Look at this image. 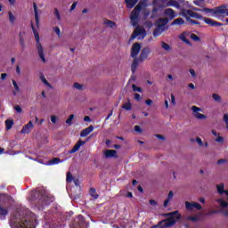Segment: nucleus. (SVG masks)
I'll return each instance as SVG.
<instances>
[{"mask_svg": "<svg viewBox=\"0 0 228 228\" xmlns=\"http://www.w3.org/2000/svg\"><path fill=\"white\" fill-rule=\"evenodd\" d=\"M135 133H138L139 134H142V133H143V130L142 129V127H140V126L136 125L134 127Z\"/></svg>", "mask_w": 228, "mask_h": 228, "instance_id": "44", "label": "nucleus"}, {"mask_svg": "<svg viewBox=\"0 0 228 228\" xmlns=\"http://www.w3.org/2000/svg\"><path fill=\"white\" fill-rule=\"evenodd\" d=\"M8 216V208L0 206V220H6Z\"/></svg>", "mask_w": 228, "mask_h": 228, "instance_id": "19", "label": "nucleus"}, {"mask_svg": "<svg viewBox=\"0 0 228 228\" xmlns=\"http://www.w3.org/2000/svg\"><path fill=\"white\" fill-rule=\"evenodd\" d=\"M183 17H191L192 19H199L200 20H204L205 24L211 26V28H215L216 26H224V23L218 22L213 19L206 18L200 14L199 12H195L191 10H186L183 12Z\"/></svg>", "mask_w": 228, "mask_h": 228, "instance_id": "3", "label": "nucleus"}, {"mask_svg": "<svg viewBox=\"0 0 228 228\" xmlns=\"http://www.w3.org/2000/svg\"><path fill=\"white\" fill-rule=\"evenodd\" d=\"M54 14L55 17H57V20H61V16L60 15V11H58V8L54 9Z\"/></svg>", "mask_w": 228, "mask_h": 228, "instance_id": "46", "label": "nucleus"}, {"mask_svg": "<svg viewBox=\"0 0 228 228\" xmlns=\"http://www.w3.org/2000/svg\"><path fill=\"white\" fill-rule=\"evenodd\" d=\"M212 98L216 101V102H220V101H222V98L220 97V95L216 94H213Z\"/></svg>", "mask_w": 228, "mask_h": 228, "instance_id": "42", "label": "nucleus"}, {"mask_svg": "<svg viewBox=\"0 0 228 228\" xmlns=\"http://www.w3.org/2000/svg\"><path fill=\"white\" fill-rule=\"evenodd\" d=\"M59 163H62V161L60 159V158H53V159L46 162V165L48 167H53V165H59Z\"/></svg>", "mask_w": 228, "mask_h": 228, "instance_id": "24", "label": "nucleus"}, {"mask_svg": "<svg viewBox=\"0 0 228 228\" xmlns=\"http://www.w3.org/2000/svg\"><path fill=\"white\" fill-rule=\"evenodd\" d=\"M9 224L11 228H37L38 225L37 216L22 207L16 208L11 214Z\"/></svg>", "mask_w": 228, "mask_h": 228, "instance_id": "1", "label": "nucleus"}, {"mask_svg": "<svg viewBox=\"0 0 228 228\" xmlns=\"http://www.w3.org/2000/svg\"><path fill=\"white\" fill-rule=\"evenodd\" d=\"M179 38L180 40H182V42H184L185 44H187V45H190V40L186 38V32H183L182 35H180Z\"/></svg>", "mask_w": 228, "mask_h": 228, "instance_id": "32", "label": "nucleus"}, {"mask_svg": "<svg viewBox=\"0 0 228 228\" xmlns=\"http://www.w3.org/2000/svg\"><path fill=\"white\" fill-rule=\"evenodd\" d=\"M73 179H74V177L72 176V174L68 173L67 177H66L67 183H70Z\"/></svg>", "mask_w": 228, "mask_h": 228, "instance_id": "49", "label": "nucleus"}, {"mask_svg": "<svg viewBox=\"0 0 228 228\" xmlns=\"http://www.w3.org/2000/svg\"><path fill=\"white\" fill-rule=\"evenodd\" d=\"M150 204H151V206H156L158 203L156 202V200H151Z\"/></svg>", "mask_w": 228, "mask_h": 228, "instance_id": "64", "label": "nucleus"}, {"mask_svg": "<svg viewBox=\"0 0 228 228\" xmlns=\"http://www.w3.org/2000/svg\"><path fill=\"white\" fill-rule=\"evenodd\" d=\"M143 33H145V29L142 28H135V30L134 31V33L131 36L132 40L136 38V37H139V35H143Z\"/></svg>", "mask_w": 228, "mask_h": 228, "instance_id": "21", "label": "nucleus"}, {"mask_svg": "<svg viewBox=\"0 0 228 228\" xmlns=\"http://www.w3.org/2000/svg\"><path fill=\"white\" fill-rule=\"evenodd\" d=\"M150 54H151V48L149 46H146L142 49L139 57L134 59L132 62V65H131L132 74H134L136 72L139 63H143V61H145V60L149 58Z\"/></svg>", "mask_w": 228, "mask_h": 228, "instance_id": "4", "label": "nucleus"}, {"mask_svg": "<svg viewBox=\"0 0 228 228\" xmlns=\"http://www.w3.org/2000/svg\"><path fill=\"white\" fill-rule=\"evenodd\" d=\"M183 24H184V20H183V18H178L171 23V26H183Z\"/></svg>", "mask_w": 228, "mask_h": 228, "instance_id": "27", "label": "nucleus"}, {"mask_svg": "<svg viewBox=\"0 0 228 228\" xmlns=\"http://www.w3.org/2000/svg\"><path fill=\"white\" fill-rule=\"evenodd\" d=\"M28 200L29 202H34L38 209H44V206H49V204L54 200V198L49 196V192L42 187L32 191Z\"/></svg>", "mask_w": 228, "mask_h": 228, "instance_id": "2", "label": "nucleus"}, {"mask_svg": "<svg viewBox=\"0 0 228 228\" xmlns=\"http://www.w3.org/2000/svg\"><path fill=\"white\" fill-rule=\"evenodd\" d=\"M81 145H83V143H77L76 144L73 149H71V151H69V154H74L75 152H77V151H79V149L81 148Z\"/></svg>", "mask_w": 228, "mask_h": 228, "instance_id": "34", "label": "nucleus"}, {"mask_svg": "<svg viewBox=\"0 0 228 228\" xmlns=\"http://www.w3.org/2000/svg\"><path fill=\"white\" fill-rule=\"evenodd\" d=\"M191 110L193 111V116L195 117V118H198V120H206V118H208L206 115L200 114V112H199V111H202V109L197 106H192Z\"/></svg>", "mask_w": 228, "mask_h": 228, "instance_id": "8", "label": "nucleus"}, {"mask_svg": "<svg viewBox=\"0 0 228 228\" xmlns=\"http://www.w3.org/2000/svg\"><path fill=\"white\" fill-rule=\"evenodd\" d=\"M103 24L105 26H108L109 28H115V26H117V23H115V21L110 20H105Z\"/></svg>", "mask_w": 228, "mask_h": 228, "instance_id": "30", "label": "nucleus"}, {"mask_svg": "<svg viewBox=\"0 0 228 228\" xmlns=\"http://www.w3.org/2000/svg\"><path fill=\"white\" fill-rule=\"evenodd\" d=\"M164 15L168 17L167 19H169V20H172L173 19H175V11H174V9L167 8L164 10Z\"/></svg>", "mask_w": 228, "mask_h": 228, "instance_id": "15", "label": "nucleus"}, {"mask_svg": "<svg viewBox=\"0 0 228 228\" xmlns=\"http://www.w3.org/2000/svg\"><path fill=\"white\" fill-rule=\"evenodd\" d=\"M24 35H26V32L19 33L20 44L21 47H23V48L26 47V43L24 41Z\"/></svg>", "mask_w": 228, "mask_h": 228, "instance_id": "26", "label": "nucleus"}, {"mask_svg": "<svg viewBox=\"0 0 228 228\" xmlns=\"http://www.w3.org/2000/svg\"><path fill=\"white\" fill-rule=\"evenodd\" d=\"M12 127H13V120L6 119L5 120V129H7V131H10V129H12Z\"/></svg>", "mask_w": 228, "mask_h": 228, "instance_id": "31", "label": "nucleus"}, {"mask_svg": "<svg viewBox=\"0 0 228 228\" xmlns=\"http://www.w3.org/2000/svg\"><path fill=\"white\" fill-rule=\"evenodd\" d=\"M56 120H58V118H56V116H51V122L53 124H56Z\"/></svg>", "mask_w": 228, "mask_h": 228, "instance_id": "61", "label": "nucleus"}, {"mask_svg": "<svg viewBox=\"0 0 228 228\" xmlns=\"http://www.w3.org/2000/svg\"><path fill=\"white\" fill-rule=\"evenodd\" d=\"M134 12H137L138 13H140V12H142V5L137 4V5L134 8Z\"/></svg>", "mask_w": 228, "mask_h": 228, "instance_id": "52", "label": "nucleus"}, {"mask_svg": "<svg viewBox=\"0 0 228 228\" xmlns=\"http://www.w3.org/2000/svg\"><path fill=\"white\" fill-rule=\"evenodd\" d=\"M216 142L217 143H223L224 142V137L218 136L217 138H216Z\"/></svg>", "mask_w": 228, "mask_h": 228, "instance_id": "54", "label": "nucleus"}, {"mask_svg": "<svg viewBox=\"0 0 228 228\" xmlns=\"http://www.w3.org/2000/svg\"><path fill=\"white\" fill-rule=\"evenodd\" d=\"M12 85L14 86V92H12L13 95H17V92H20V87H19V85H17V82L12 79Z\"/></svg>", "mask_w": 228, "mask_h": 228, "instance_id": "35", "label": "nucleus"}, {"mask_svg": "<svg viewBox=\"0 0 228 228\" xmlns=\"http://www.w3.org/2000/svg\"><path fill=\"white\" fill-rule=\"evenodd\" d=\"M172 199H174V191H170L167 195V199L164 201V208H167V206H168V202H170Z\"/></svg>", "mask_w": 228, "mask_h": 228, "instance_id": "28", "label": "nucleus"}, {"mask_svg": "<svg viewBox=\"0 0 228 228\" xmlns=\"http://www.w3.org/2000/svg\"><path fill=\"white\" fill-rule=\"evenodd\" d=\"M76 6H77V2H74L69 9V12H73V10H76Z\"/></svg>", "mask_w": 228, "mask_h": 228, "instance_id": "55", "label": "nucleus"}, {"mask_svg": "<svg viewBox=\"0 0 228 228\" xmlns=\"http://www.w3.org/2000/svg\"><path fill=\"white\" fill-rule=\"evenodd\" d=\"M140 51H142V45H140V43H134L132 45V49H131L132 58L136 59V56H138V54L140 53Z\"/></svg>", "mask_w": 228, "mask_h": 228, "instance_id": "10", "label": "nucleus"}, {"mask_svg": "<svg viewBox=\"0 0 228 228\" xmlns=\"http://www.w3.org/2000/svg\"><path fill=\"white\" fill-rule=\"evenodd\" d=\"M191 40H193L194 42H199L200 40V37H199V36H197L196 34H191Z\"/></svg>", "mask_w": 228, "mask_h": 228, "instance_id": "43", "label": "nucleus"}, {"mask_svg": "<svg viewBox=\"0 0 228 228\" xmlns=\"http://www.w3.org/2000/svg\"><path fill=\"white\" fill-rule=\"evenodd\" d=\"M188 220H191V222H197V220H200V216H188Z\"/></svg>", "mask_w": 228, "mask_h": 228, "instance_id": "45", "label": "nucleus"}, {"mask_svg": "<svg viewBox=\"0 0 228 228\" xmlns=\"http://www.w3.org/2000/svg\"><path fill=\"white\" fill-rule=\"evenodd\" d=\"M85 224V217L83 216H78L77 218L75 219V227H81Z\"/></svg>", "mask_w": 228, "mask_h": 228, "instance_id": "20", "label": "nucleus"}, {"mask_svg": "<svg viewBox=\"0 0 228 228\" xmlns=\"http://www.w3.org/2000/svg\"><path fill=\"white\" fill-rule=\"evenodd\" d=\"M34 7V15H35V20H36V26L37 28H40V17H38V7L37 6V3H33Z\"/></svg>", "mask_w": 228, "mask_h": 228, "instance_id": "14", "label": "nucleus"}, {"mask_svg": "<svg viewBox=\"0 0 228 228\" xmlns=\"http://www.w3.org/2000/svg\"><path fill=\"white\" fill-rule=\"evenodd\" d=\"M40 79H41L42 83H44V85H45V86H47L48 88H53V86L50 85V83L47 81V79L45 78V77L44 75L40 76Z\"/></svg>", "mask_w": 228, "mask_h": 228, "instance_id": "33", "label": "nucleus"}, {"mask_svg": "<svg viewBox=\"0 0 228 228\" xmlns=\"http://www.w3.org/2000/svg\"><path fill=\"white\" fill-rule=\"evenodd\" d=\"M218 12L220 13V15H226L228 17V4L221 5V8H219Z\"/></svg>", "mask_w": 228, "mask_h": 228, "instance_id": "23", "label": "nucleus"}, {"mask_svg": "<svg viewBox=\"0 0 228 228\" xmlns=\"http://www.w3.org/2000/svg\"><path fill=\"white\" fill-rule=\"evenodd\" d=\"M103 156L106 159H111V158H117V151L115 150H105Z\"/></svg>", "mask_w": 228, "mask_h": 228, "instance_id": "13", "label": "nucleus"}, {"mask_svg": "<svg viewBox=\"0 0 228 228\" xmlns=\"http://www.w3.org/2000/svg\"><path fill=\"white\" fill-rule=\"evenodd\" d=\"M145 104H147V106H152V100L151 99L146 100Z\"/></svg>", "mask_w": 228, "mask_h": 228, "instance_id": "62", "label": "nucleus"}, {"mask_svg": "<svg viewBox=\"0 0 228 228\" xmlns=\"http://www.w3.org/2000/svg\"><path fill=\"white\" fill-rule=\"evenodd\" d=\"M171 104H173V106H175V96L174 94H171Z\"/></svg>", "mask_w": 228, "mask_h": 228, "instance_id": "59", "label": "nucleus"}, {"mask_svg": "<svg viewBox=\"0 0 228 228\" xmlns=\"http://www.w3.org/2000/svg\"><path fill=\"white\" fill-rule=\"evenodd\" d=\"M168 18H160L157 20L155 24L159 26H163V28H168L167 27V25L168 24Z\"/></svg>", "mask_w": 228, "mask_h": 228, "instance_id": "22", "label": "nucleus"}, {"mask_svg": "<svg viewBox=\"0 0 228 228\" xmlns=\"http://www.w3.org/2000/svg\"><path fill=\"white\" fill-rule=\"evenodd\" d=\"M92 131H94V125H90L88 127H86V129H83L80 133V136L82 138H85V136H88V134H90V133H92Z\"/></svg>", "mask_w": 228, "mask_h": 228, "instance_id": "18", "label": "nucleus"}, {"mask_svg": "<svg viewBox=\"0 0 228 228\" xmlns=\"http://www.w3.org/2000/svg\"><path fill=\"white\" fill-rule=\"evenodd\" d=\"M191 143H195V142H197V143H202V139H200V137H197L196 140L195 139H191Z\"/></svg>", "mask_w": 228, "mask_h": 228, "instance_id": "51", "label": "nucleus"}, {"mask_svg": "<svg viewBox=\"0 0 228 228\" xmlns=\"http://www.w3.org/2000/svg\"><path fill=\"white\" fill-rule=\"evenodd\" d=\"M132 90H134V92H140V93H142V87H138L134 84L132 85Z\"/></svg>", "mask_w": 228, "mask_h": 228, "instance_id": "48", "label": "nucleus"}, {"mask_svg": "<svg viewBox=\"0 0 228 228\" xmlns=\"http://www.w3.org/2000/svg\"><path fill=\"white\" fill-rule=\"evenodd\" d=\"M35 126L33 125V121H29L27 125L23 126L20 130L21 134H29L31 133V129H33Z\"/></svg>", "mask_w": 228, "mask_h": 228, "instance_id": "11", "label": "nucleus"}, {"mask_svg": "<svg viewBox=\"0 0 228 228\" xmlns=\"http://www.w3.org/2000/svg\"><path fill=\"white\" fill-rule=\"evenodd\" d=\"M217 204H219L220 208H228V202L223 199L216 200Z\"/></svg>", "mask_w": 228, "mask_h": 228, "instance_id": "29", "label": "nucleus"}, {"mask_svg": "<svg viewBox=\"0 0 228 228\" xmlns=\"http://www.w3.org/2000/svg\"><path fill=\"white\" fill-rule=\"evenodd\" d=\"M53 31L56 33V35H58V36H60L61 35V31L60 30V28H58V27H55L54 28H53Z\"/></svg>", "mask_w": 228, "mask_h": 228, "instance_id": "60", "label": "nucleus"}, {"mask_svg": "<svg viewBox=\"0 0 228 228\" xmlns=\"http://www.w3.org/2000/svg\"><path fill=\"white\" fill-rule=\"evenodd\" d=\"M31 28L36 38L38 56L40 60H42V62L45 63V54L44 53V47H42V44L40 43V34H38V31H37V28H35L33 22H31Z\"/></svg>", "mask_w": 228, "mask_h": 228, "instance_id": "6", "label": "nucleus"}, {"mask_svg": "<svg viewBox=\"0 0 228 228\" xmlns=\"http://www.w3.org/2000/svg\"><path fill=\"white\" fill-rule=\"evenodd\" d=\"M220 8H222V5L216 7V9L205 7V8H203V12L205 13H213L214 15H220V12H218V10H220Z\"/></svg>", "mask_w": 228, "mask_h": 228, "instance_id": "17", "label": "nucleus"}, {"mask_svg": "<svg viewBox=\"0 0 228 228\" xmlns=\"http://www.w3.org/2000/svg\"><path fill=\"white\" fill-rule=\"evenodd\" d=\"M122 108L123 110H126V111H131V110L133 109V105L131 104V102H128L123 104Z\"/></svg>", "mask_w": 228, "mask_h": 228, "instance_id": "36", "label": "nucleus"}, {"mask_svg": "<svg viewBox=\"0 0 228 228\" xmlns=\"http://www.w3.org/2000/svg\"><path fill=\"white\" fill-rule=\"evenodd\" d=\"M14 110L17 111V113H20L22 111V108H20L19 105L14 106Z\"/></svg>", "mask_w": 228, "mask_h": 228, "instance_id": "57", "label": "nucleus"}, {"mask_svg": "<svg viewBox=\"0 0 228 228\" xmlns=\"http://www.w3.org/2000/svg\"><path fill=\"white\" fill-rule=\"evenodd\" d=\"M155 137L158 138L159 140H161L162 142H165V135L162 134H155Z\"/></svg>", "mask_w": 228, "mask_h": 228, "instance_id": "53", "label": "nucleus"}, {"mask_svg": "<svg viewBox=\"0 0 228 228\" xmlns=\"http://www.w3.org/2000/svg\"><path fill=\"white\" fill-rule=\"evenodd\" d=\"M224 163H227V160L222 159H219V160L217 161V165H222V164H224Z\"/></svg>", "mask_w": 228, "mask_h": 228, "instance_id": "63", "label": "nucleus"}, {"mask_svg": "<svg viewBox=\"0 0 228 228\" xmlns=\"http://www.w3.org/2000/svg\"><path fill=\"white\" fill-rule=\"evenodd\" d=\"M140 16V12L133 10L130 14L131 21L133 22V26H136V22H138V17Z\"/></svg>", "mask_w": 228, "mask_h": 228, "instance_id": "16", "label": "nucleus"}, {"mask_svg": "<svg viewBox=\"0 0 228 228\" xmlns=\"http://www.w3.org/2000/svg\"><path fill=\"white\" fill-rule=\"evenodd\" d=\"M224 124L226 126V129L228 131V114L224 115Z\"/></svg>", "mask_w": 228, "mask_h": 228, "instance_id": "50", "label": "nucleus"}, {"mask_svg": "<svg viewBox=\"0 0 228 228\" xmlns=\"http://www.w3.org/2000/svg\"><path fill=\"white\" fill-rule=\"evenodd\" d=\"M8 15H9V20H10L11 24H14L15 17H14L13 13H12V12H9Z\"/></svg>", "mask_w": 228, "mask_h": 228, "instance_id": "40", "label": "nucleus"}, {"mask_svg": "<svg viewBox=\"0 0 228 228\" xmlns=\"http://www.w3.org/2000/svg\"><path fill=\"white\" fill-rule=\"evenodd\" d=\"M126 8H134L136 5V3H138V0H125Z\"/></svg>", "mask_w": 228, "mask_h": 228, "instance_id": "25", "label": "nucleus"}, {"mask_svg": "<svg viewBox=\"0 0 228 228\" xmlns=\"http://www.w3.org/2000/svg\"><path fill=\"white\" fill-rule=\"evenodd\" d=\"M189 72H190L191 76H192V77H195L197 76V73H195V69H190Z\"/></svg>", "mask_w": 228, "mask_h": 228, "instance_id": "56", "label": "nucleus"}, {"mask_svg": "<svg viewBox=\"0 0 228 228\" xmlns=\"http://www.w3.org/2000/svg\"><path fill=\"white\" fill-rule=\"evenodd\" d=\"M185 208L187 211H190L191 213L193 211L194 208L198 210L202 209V206H200V204L197 202H189V201L185 202Z\"/></svg>", "mask_w": 228, "mask_h": 228, "instance_id": "9", "label": "nucleus"}, {"mask_svg": "<svg viewBox=\"0 0 228 228\" xmlns=\"http://www.w3.org/2000/svg\"><path fill=\"white\" fill-rule=\"evenodd\" d=\"M73 88H76L77 90H83V86L77 82H76L74 85H73Z\"/></svg>", "mask_w": 228, "mask_h": 228, "instance_id": "47", "label": "nucleus"}, {"mask_svg": "<svg viewBox=\"0 0 228 228\" xmlns=\"http://www.w3.org/2000/svg\"><path fill=\"white\" fill-rule=\"evenodd\" d=\"M134 99H135V101L140 102V101H142V95H140V94H135Z\"/></svg>", "mask_w": 228, "mask_h": 228, "instance_id": "58", "label": "nucleus"}, {"mask_svg": "<svg viewBox=\"0 0 228 228\" xmlns=\"http://www.w3.org/2000/svg\"><path fill=\"white\" fill-rule=\"evenodd\" d=\"M216 190H217V193H219V195H224V193H225L226 197H228V191H225V185L224 183L217 184L216 185ZM223 215L224 216H227V218H228V209L224 210Z\"/></svg>", "mask_w": 228, "mask_h": 228, "instance_id": "7", "label": "nucleus"}, {"mask_svg": "<svg viewBox=\"0 0 228 228\" xmlns=\"http://www.w3.org/2000/svg\"><path fill=\"white\" fill-rule=\"evenodd\" d=\"M167 216H169V218L163 220L159 223V225H155L151 228H167V227H172V225H175V224L179 220V211H174L172 213L167 214Z\"/></svg>", "mask_w": 228, "mask_h": 228, "instance_id": "5", "label": "nucleus"}, {"mask_svg": "<svg viewBox=\"0 0 228 228\" xmlns=\"http://www.w3.org/2000/svg\"><path fill=\"white\" fill-rule=\"evenodd\" d=\"M186 20L188 22H191V24H195L197 26H200V21H197L195 20H191L190 17H186Z\"/></svg>", "mask_w": 228, "mask_h": 228, "instance_id": "39", "label": "nucleus"}, {"mask_svg": "<svg viewBox=\"0 0 228 228\" xmlns=\"http://www.w3.org/2000/svg\"><path fill=\"white\" fill-rule=\"evenodd\" d=\"M74 114H71L69 116L68 120H66V124H68V126H71L72 125V121L74 120Z\"/></svg>", "mask_w": 228, "mask_h": 228, "instance_id": "38", "label": "nucleus"}, {"mask_svg": "<svg viewBox=\"0 0 228 228\" xmlns=\"http://www.w3.org/2000/svg\"><path fill=\"white\" fill-rule=\"evenodd\" d=\"M90 195L93 196L94 199H99V194L95 193V189L94 188H91Z\"/></svg>", "mask_w": 228, "mask_h": 228, "instance_id": "41", "label": "nucleus"}, {"mask_svg": "<svg viewBox=\"0 0 228 228\" xmlns=\"http://www.w3.org/2000/svg\"><path fill=\"white\" fill-rule=\"evenodd\" d=\"M156 28L153 30V37L155 38H157V37H159V35H161V33H163V31H167V29H168V28H164L163 25H156L155 24Z\"/></svg>", "mask_w": 228, "mask_h": 228, "instance_id": "12", "label": "nucleus"}, {"mask_svg": "<svg viewBox=\"0 0 228 228\" xmlns=\"http://www.w3.org/2000/svg\"><path fill=\"white\" fill-rule=\"evenodd\" d=\"M161 46H162V49H164L165 51H170L172 49L170 47V45L165 43L164 41H162Z\"/></svg>", "mask_w": 228, "mask_h": 228, "instance_id": "37", "label": "nucleus"}]
</instances>
